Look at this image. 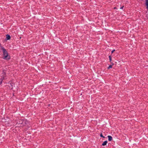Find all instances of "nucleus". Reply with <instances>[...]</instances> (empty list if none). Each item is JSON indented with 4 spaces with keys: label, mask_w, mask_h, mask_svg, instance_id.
Wrapping results in <instances>:
<instances>
[{
    "label": "nucleus",
    "mask_w": 148,
    "mask_h": 148,
    "mask_svg": "<svg viewBox=\"0 0 148 148\" xmlns=\"http://www.w3.org/2000/svg\"><path fill=\"white\" fill-rule=\"evenodd\" d=\"M0 47L1 48V49L2 50L4 56L3 59H10L9 57H8V54L6 51V49L1 46L0 45Z\"/></svg>",
    "instance_id": "1"
},
{
    "label": "nucleus",
    "mask_w": 148,
    "mask_h": 148,
    "mask_svg": "<svg viewBox=\"0 0 148 148\" xmlns=\"http://www.w3.org/2000/svg\"><path fill=\"white\" fill-rule=\"evenodd\" d=\"M28 123V122L26 119H24L23 120H20L19 121L18 124L21 125L22 126H23L27 124Z\"/></svg>",
    "instance_id": "2"
},
{
    "label": "nucleus",
    "mask_w": 148,
    "mask_h": 148,
    "mask_svg": "<svg viewBox=\"0 0 148 148\" xmlns=\"http://www.w3.org/2000/svg\"><path fill=\"white\" fill-rule=\"evenodd\" d=\"M108 137L109 141H111L112 140V137L111 136H108Z\"/></svg>",
    "instance_id": "3"
},
{
    "label": "nucleus",
    "mask_w": 148,
    "mask_h": 148,
    "mask_svg": "<svg viewBox=\"0 0 148 148\" xmlns=\"http://www.w3.org/2000/svg\"><path fill=\"white\" fill-rule=\"evenodd\" d=\"M5 77L4 76L2 77L0 79V84H1L2 83V82L4 79Z\"/></svg>",
    "instance_id": "4"
},
{
    "label": "nucleus",
    "mask_w": 148,
    "mask_h": 148,
    "mask_svg": "<svg viewBox=\"0 0 148 148\" xmlns=\"http://www.w3.org/2000/svg\"><path fill=\"white\" fill-rule=\"evenodd\" d=\"M107 140L105 141L102 144V146H105L106 145L107 143Z\"/></svg>",
    "instance_id": "5"
},
{
    "label": "nucleus",
    "mask_w": 148,
    "mask_h": 148,
    "mask_svg": "<svg viewBox=\"0 0 148 148\" xmlns=\"http://www.w3.org/2000/svg\"><path fill=\"white\" fill-rule=\"evenodd\" d=\"M10 36L8 34L6 35V38L7 40H9L10 39Z\"/></svg>",
    "instance_id": "6"
},
{
    "label": "nucleus",
    "mask_w": 148,
    "mask_h": 148,
    "mask_svg": "<svg viewBox=\"0 0 148 148\" xmlns=\"http://www.w3.org/2000/svg\"><path fill=\"white\" fill-rule=\"evenodd\" d=\"M146 5L147 6V8L148 10V0H146Z\"/></svg>",
    "instance_id": "7"
},
{
    "label": "nucleus",
    "mask_w": 148,
    "mask_h": 148,
    "mask_svg": "<svg viewBox=\"0 0 148 148\" xmlns=\"http://www.w3.org/2000/svg\"><path fill=\"white\" fill-rule=\"evenodd\" d=\"M112 68V65H110L109 67L108 68V69H109L110 68Z\"/></svg>",
    "instance_id": "8"
},
{
    "label": "nucleus",
    "mask_w": 148,
    "mask_h": 148,
    "mask_svg": "<svg viewBox=\"0 0 148 148\" xmlns=\"http://www.w3.org/2000/svg\"><path fill=\"white\" fill-rule=\"evenodd\" d=\"M109 60H110V61H111L112 60V59H111V56H109Z\"/></svg>",
    "instance_id": "9"
},
{
    "label": "nucleus",
    "mask_w": 148,
    "mask_h": 148,
    "mask_svg": "<svg viewBox=\"0 0 148 148\" xmlns=\"http://www.w3.org/2000/svg\"><path fill=\"white\" fill-rule=\"evenodd\" d=\"M100 136L101 137H103V138H105V137L104 136H103L102 134L101 133L100 135Z\"/></svg>",
    "instance_id": "10"
},
{
    "label": "nucleus",
    "mask_w": 148,
    "mask_h": 148,
    "mask_svg": "<svg viewBox=\"0 0 148 148\" xmlns=\"http://www.w3.org/2000/svg\"><path fill=\"white\" fill-rule=\"evenodd\" d=\"M123 7H124V6H122V7H121L120 8V9H123Z\"/></svg>",
    "instance_id": "11"
},
{
    "label": "nucleus",
    "mask_w": 148,
    "mask_h": 148,
    "mask_svg": "<svg viewBox=\"0 0 148 148\" xmlns=\"http://www.w3.org/2000/svg\"><path fill=\"white\" fill-rule=\"evenodd\" d=\"M114 51H115V50H113L112 51V53H113L114 52Z\"/></svg>",
    "instance_id": "12"
},
{
    "label": "nucleus",
    "mask_w": 148,
    "mask_h": 148,
    "mask_svg": "<svg viewBox=\"0 0 148 148\" xmlns=\"http://www.w3.org/2000/svg\"><path fill=\"white\" fill-rule=\"evenodd\" d=\"M114 9H116V8L115 7H114Z\"/></svg>",
    "instance_id": "13"
}]
</instances>
